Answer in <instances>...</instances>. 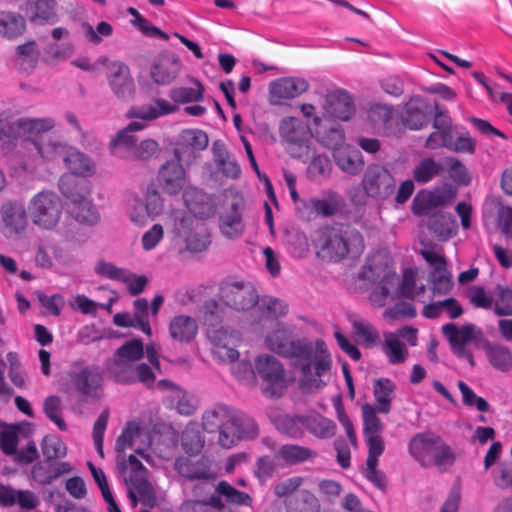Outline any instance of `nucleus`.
I'll list each match as a JSON object with an SVG mask.
<instances>
[{"label":"nucleus","mask_w":512,"mask_h":512,"mask_svg":"<svg viewBox=\"0 0 512 512\" xmlns=\"http://www.w3.org/2000/svg\"><path fill=\"white\" fill-rule=\"evenodd\" d=\"M395 384L389 378H379L373 386L375 403L372 406L379 413L387 414L391 410L392 395L395 391Z\"/></svg>","instance_id":"38"},{"label":"nucleus","mask_w":512,"mask_h":512,"mask_svg":"<svg viewBox=\"0 0 512 512\" xmlns=\"http://www.w3.org/2000/svg\"><path fill=\"white\" fill-rule=\"evenodd\" d=\"M3 222L7 228L15 233L25 230L28 218L25 207L16 202H9L2 206Z\"/></svg>","instance_id":"37"},{"label":"nucleus","mask_w":512,"mask_h":512,"mask_svg":"<svg viewBox=\"0 0 512 512\" xmlns=\"http://www.w3.org/2000/svg\"><path fill=\"white\" fill-rule=\"evenodd\" d=\"M309 88L308 82L300 77H284L271 82L269 90L278 99H292Z\"/></svg>","instance_id":"29"},{"label":"nucleus","mask_w":512,"mask_h":512,"mask_svg":"<svg viewBox=\"0 0 512 512\" xmlns=\"http://www.w3.org/2000/svg\"><path fill=\"white\" fill-rule=\"evenodd\" d=\"M314 211L324 217L333 216L341 209V199L337 194H331L328 198L311 199Z\"/></svg>","instance_id":"60"},{"label":"nucleus","mask_w":512,"mask_h":512,"mask_svg":"<svg viewBox=\"0 0 512 512\" xmlns=\"http://www.w3.org/2000/svg\"><path fill=\"white\" fill-rule=\"evenodd\" d=\"M331 170L332 164L330 159L325 155H317L309 163L307 173L311 180L321 181L330 176Z\"/></svg>","instance_id":"59"},{"label":"nucleus","mask_w":512,"mask_h":512,"mask_svg":"<svg viewBox=\"0 0 512 512\" xmlns=\"http://www.w3.org/2000/svg\"><path fill=\"white\" fill-rule=\"evenodd\" d=\"M324 116L341 121L349 120L355 112L352 96L345 90L329 92L323 101Z\"/></svg>","instance_id":"22"},{"label":"nucleus","mask_w":512,"mask_h":512,"mask_svg":"<svg viewBox=\"0 0 512 512\" xmlns=\"http://www.w3.org/2000/svg\"><path fill=\"white\" fill-rule=\"evenodd\" d=\"M417 272L412 268H407L403 272L402 281L399 287L400 294L409 299H414L425 291L423 284L417 285Z\"/></svg>","instance_id":"54"},{"label":"nucleus","mask_w":512,"mask_h":512,"mask_svg":"<svg viewBox=\"0 0 512 512\" xmlns=\"http://www.w3.org/2000/svg\"><path fill=\"white\" fill-rule=\"evenodd\" d=\"M42 453L46 460L56 462L55 460L63 458L67 454L65 443L56 435L45 436L41 443Z\"/></svg>","instance_id":"51"},{"label":"nucleus","mask_w":512,"mask_h":512,"mask_svg":"<svg viewBox=\"0 0 512 512\" xmlns=\"http://www.w3.org/2000/svg\"><path fill=\"white\" fill-rule=\"evenodd\" d=\"M430 121L429 106L422 100H411L403 114V122L411 130H420Z\"/></svg>","instance_id":"33"},{"label":"nucleus","mask_w":512,"mask_h":512,"mask_svg":"<svg viewBox=\"0 0 512 512\" xmlns=\"http://www.w3.org/2000/svg\"><path fill=\"white\" fill-rule=\"evenodd\" d=\"M181 444L188 455H198L204 447L205 439L196 426H188L182 433Z\"/></svg>","instance_id":"49"},{"label":"nucleus","mask_w":512,"mask_h":512,"mask_svg":"<svg viewBox=\"0 0 512 512\" xmlns=\"http://www.w3.org/2000/svg\"><path fill=\"white\" fill-rule=\"evenodd\" d=\"M140 434V425L136 421H129L116 440L118 455H125L126 449L132 448L134 440Z\"/></svg>","instance_id":"62"},{"label":"nucleus","mask_w":512,"mask_h":512,"mask_svg":"<svg viewBox=\"0 0 512 512\" xmlns=\"http://www.w3.org/2000/svg\"><path fill=\"white\" fill-rule=\"evenodd\" d=\"M360 275L363 279L373 283H390L395 277V274L389 270L384 256L380 253L367 257Z\"/></svg>","instance_id":"27"},{"label":"nucleus","mask_w":512,"mask_h":512,"mask_svg":"<svg viewBox=\"0 0 512 512\" xmlns=\"http://www.w3.org/2000/svg\"><path fill=\"white\" fill-rule=\"evenodd\" d=\"M494 484L500 489H512V461H502L491 471Z\"/></svg>","instance_id":"64"},{"label":"nucleus","mask_w":512,"mask_h":512,"mask_svg":"<svg viewBox=\"0 0 512 512\" xmlns=\"http://www.w3.org/2000/svg\"><path fill=\"white\" fill-rule=\"evenodd\" d=\"M266 341L271 350L291 359L294 367L299 369L304 377L310 376L312 371L315 376L321 377L331 370V354L321 339L314 343L306 339L278 340V336L273 334L267 336Z\"/></svg>","instance_id":"4"},{"label":"nucleus","mask_w":512,"mask_h":512,"mask_svg":"<svg viewBox=\"0 0 512 512\" xmlns=\"http://www.w3.org/2000/svg\"><path fill=\"white\" fill-rule=\"evenodd\" d=\"M255 308L259 315L254 322L262 327H271L275 321L288 313V305L272 296L258 298Z\"/></svg>","instance_id":"25"},{"label":"nucleus","mask_w":512,"mask_h":512,"mask_svg":"<svg viewBox=\"0 0 512 512\" xmlns=\"http://www.w3.org/2000/svg\"><path fill=\"white\" fill-rule=\"evenodd\" d=\"M230 434H232L234 438L230 445V448H232L241 440L255 439L259 434V429L252 417L236 409L234 419L231 423Z\"/></svg>","instance_id":"30"},{"label":"nucleus","mask_w":512,"mask_h":512,"mask_svg":"<svg viewBox=\"0 0 512 512\" xmlns=\"http://www.w3.org/2000/svg\"><path fill=\"white\" fill-rule=\"evenodd\" d=\"M16 54L23 71L31 73L36 68L39 60V51L34 40L17 46Z\"/></svg>","instance_id":"48"},{"label":"nucleus","mask_w":512,"mask_h":512,"mask_svg":"<svg viewBox=\"0 0 512 512\" xmlns=\"http://www.w3.org/2000/svg\"><path fill=\"white\" fill-rule=\"evenodd\" d=\"M169 97L176 104L199 102L204 98V87L200 81L194 79L192 87H175L169 92Z\"/></svg>","instance_id":"46"},{"label":"nucleus","mask_w":512,"mask_h":512,"mask_svg":"<svg viewBox=\"0 0 512 512\" xmlns=\"http://www.w3.org/2000/svg\"><path fill=\"white\" fill-rule=\"evenodd\" d=\"M144 355V345L140 339L126 341L105 363L108 377L121 385L142 383L146 387L153 386L155 374L150 365L136 364Z\"/></svg>","instance_id":"5"},{"label":"nucleus","mask_w":512,"mask_h":512,"mask_svg":"<svg viewBox=\"0 0 512 512\" xmlns=\"http://www.w3.org/2000/svg\"><path fill=\"white\" fill-rule=\"evenodd\" d=\"M89 467L93 476L94 481L97 483L99 489L101 490L102 496L104 500L108 504L109 512H121L118 507L116 501L113 498V495L110 491L106 476L102 469L96 468L93 464L89 463Z\"/></svg>","instance_id":"57"},{"label":"nucleus","mask_w":512,"mask_h":512,"mask_svg":"<svg viewBox=\"0 0 512 512\" xmlns=\"http://www.w3.org/2000/svg\"><path fill=\"white\" fill-rule=\"evenodd\" d=\"M175 469L185 479L184 483L208 479L215 473L211 468L209 459L204 456L196 460L189 457H180L175 462Z\"/></svg>","instance_id":"24"},{"label":"nucleus","mask_w":512,"mask_h":512,"mask_svg":"<svg viewBox=\"0 0 512 512\" xmlns=\"http://www.w3.org/2000/svg\"><path fill=\"white\" fill-rule=\"evenodd\" d=\"M408 451L424 468L436 466L439 469H446L452 466L456 459L453 449L440 435L432 431L416 433L408 443Z\"/></svg>","instance_id":"7"},{"label":"nucleus","mask_w":512,"mask_h":512,"mask_svg":"<svg viewBox=\"0 0 512 512\" xmlns=\"http://www.w3.org/2000/svg\"><path fill=\"white\" fill-rule=\"evenodd\" d=\"M313 246L322 260L339 263L359 258L365 250V241L362 233L351 224L333 222L316 230Z\"/></svg>","instance_id":"3"},{"label":"nucleus","mask_w":512,"mask_h":512,"mask_svg":"<svg viewBox=\"0 0 512 512\" xmlns=\"http://www.w3.org/2000/svg\"><path fill=\"white\" fill-rule=\"evenodd\" d=\"M117 469L129 488L128 496L133 502L137 501L136 494L143 499L153 496L148 470L135 455L132 454L127 459L125 455H117Z\"/></svg>","instance_id":"11"},{"label":"nucleus","mask_w":512,"mask_h":512,"mask_svg":"<svg viewBox=\"0 0 512 512\" xmlns=\"http://www.w3.org/2000/svg\"><path fill=\"white\" fill-rule=\"evenodd\" d=\"M218 296L225 306L235 311H247L255 308L258 303L255 287L244 281L232 279L222 281L219 284Z\"/></svg>","instance_id":"13"},{"label":"nucleus","mask_w":512,"mask_h":512,"mask_svg":"<svg viewBox=\"0 0 512 512\" xmlns=\"http://www.w3.org/2000/svg\"><path fill=\"white\" fill-rule=\"evenodd\" d=\"M60 192L69 201V214L79 223L89 226L100 220V215L89 196L91 185L88 180L73 175H62L58 182Z\"/></svg>","instance_id":"8"},{"label":"nucleus","mask_w":512,"mask_h":512,"mask_svg":"<svg viewBox=\"0 0 512 512\" xmlns=\"http://www.w3.org/2000/svg\"><path fill=\"white\" fill-rule=\"evenodd\" d=\"M177 110L178 106L176 104L164 99H156L152 105L131 108L127 117L135 120L120 130L111 140V154L122 159L149 160L158 152V143L155 140L146 139L136 146L137 138L132 135V132L144 129L146 121L172 114Z\"/></svg>","instance_id":"2"},{"label":"nucleus","mask_w":512,"mask_h":512,"mask_svg":"<svg viewBox=\"0 0 512 512\" xmlns=\"http://www.w3.org/2000/svg\"><path fill=\"white\" fill-rule=\"evenodd\" d=\"M69 173L64 175H73L77 179L91 177L96 172V166L93 160L86 154L70 146L63 162Z\"/></svg>","instance_id":"28"},{"label":"nucleus","mask_w":512,"mask_h":512,"mask_svg":"<svg viewBox=\"0 0 512 512\" xmlns=\"http://www.w3.org/2000/svg\"><path fill=\"white\" fill-rule=\"evenodd\" d=\"M132 315L136 320L137 329L150 336L149 305L145 298H138L134 301Z\"/></svg>","instance_id":"61"},{"label":"nucleus","mask_w":512,"mask_h":512,"mask_svg":"<svg viewBox=\"0 0 512 512\" xmlns=\"http://www.w3.org/2000/svg\"><path fill=\"white\" fill-rule=\"evenodd\" d=\"M363 410V432L364 437L367 436H381L384 426L380 418L377 416L378 410L371 405L366 404Z\"/></svg>","instance_id":"55"},{"label":"nucleus","mask_w":512,"mask_h":512,"mask_svg":"<svg viewBox=\"0 0 512 512\" xmlns=\"http://www.w3.org/2000/svg\"><path fill=\"white\" fill-rule=\"evenodd\" d=\"M383 337L384 341L381 345V349L388 363L390 365L403 364L409 356V350L406 344L400 339H397V335L393 332H385Z\"/></svg>","instance_id":"36"},{"label":"nucleus","mask_w":512,"mask_h":512,"mask_svg":"<svg viewBox=\"0 0 512 512\" xmlns=\"http://www.w3.org/2000/svg\"><path fill=\"white\" fill-rule=\"evenodd\" d=\"M208 337L213 344V354L221 361L235 362L239 357V352L228 346V332L223 329L208 328Z\"/></svg>","instance_id":"35"},{"label":"nucleus","mask_w":512,"mask_h":512,"mask_svg":"<svg viewBox=\"0 0 512 512\" xmlns=\"http://www.w3.org/2000/svg\"><path fill=\"white\" fill-rule=\"evenodd\" d=\"M493 311L497 316L512 315V289L498 285L493 298Z\"/></svg>","instance_id":"53"},{"label":"nucleus","mask_w":512,"mask_h":512,"mask_svg":"<svg viewBox=\"0 0 512 512\" xmlns=\"http://www.w3.org/2000/svg\"><path fill=\"white\" fill-rule=\"evenodd\" d=\"M209 139L207 134L200 129H184L178 136L174 148V156L183 159L186 165H191L200 151L207 148Z\"/></svg>","instance_id":"19"},{"label":"nucleus","mask_w":512,"mask_h":512,"mask_svg":"<svg viewBox=\"0 0 512 512\" xmlns=\"http://www.w3.org/2000/svg\"><path fill=\"white\" fill-rule=\"evenodd\" d=\"M233 213L222 219L220 224L221 232L229 239L239 237L244 230L242 218L237 212V204L232 205Z\"/></svg>","instance_id":"58"},{"label":"nucleus","mask_w":512,"mask_h":512,"mask_svg":"<svg viewBox=\"0 0 512 512\" xmlns=\"http://www.w3.org/2000/svg\"><path fill=\"white\" fill-rule=\"evenodd\" d=\"M287 512H320L317 497L309 490L303 489L285 500Z\"/></svg>","instance_id":"39"},{"label":"nucleus","mask_w":512,"mask_h":512,"mask_svg":"<svg viewBox=\"0 0 512 512\" xmlns=\"http://www.w3.org/2000/svg\"><path fill=\"white\" fill-rule=\"evenodd\" d=\"M236 409L233 406L218 402L208 407L202 414L203 430L207 433H218V444L226 449H230L234 439L230 434V428Z\"/></svg>","instance_id":"12"},{"label":"nucleus","mask_w":512,"mask_h":512,"mask_svg":"<svg viewBox=\"0 0 512 512\" xmlns=\"http://www.w3.org/2000/svg\"><path fill=\"white\" fill-rule=\"evenodd\" d=\"M444 170L447 169L450 178L459 185H468L471 177L465 165L454 157H444L441 159Z\"/></svg>","instance_id":"52"},{"label":"nucleus","mask_w":512,"mask_h":512,"mask_svg":"<svg viewBox=\"0 0 512 512\" xmlns=\"http://www.w3.org/2000/svg\"><path fill=\"white\" fill-rule=\"evenodd\" d=\"M217 494L220 498L224 497L226 502L235 505L251 506L252 498L246 493L237 490L226 481H220L217 484Z\"/></svg>","instance_id":"50"},{"label":"nucleus","mask_w":512,"mask_h":512,"mask_svg":"<svg viewBox=\"0 0 512 512\" xmlns=\"http://www.w3.org/2000/svg\"><path fill=\"white\" fill-rule=\"evenodd\" d=\"M106 77L109 87L118 99L128 101L134 97L136 87L127 64L122 61L110 62Z\"/></svg>","instance_id":"20"},{"label":"nucleus","mask_w":512,"mask_h":512,"mask_svg":"<svg viewBox=\"0 0 512 512\" xmlns=\"http://www.w3.org/2000/svg\"><path fill=\"white\" fill-rule=\"evenodd\" d=\"M193 223L191 216L182 214L175 218L174 229L176 234L185 240L186 249L193 253H200L211 244V236L206 231L191 233L190 229Z\"/></svg>","instance_id":"23"},{"label":"nucleus","mask_w":512,"mask_h":512,"mask_svg":"<svg viewBox=\"0 0 512 512\" xmlns=\"http://www.w3.org/2000/svg\"><path fill=\"white\" fill-rule=\"evenodd\" d=\"M33 222L45 229H51L58 223L61 215V202L58 195L50 191H42L31 201Z\"/></svg>","instance_id":"17"},{"label":"nucleus","mask_w":512,"mask_h":512,"mask_svg":"<svg viewBox=\"0 0 512 512\" xmlns=\"http://www.w3.org/2000/svg\"><path fill=\"white\" fill-rule=\"evenodd\" d=\"M10 116L8 111L0 113L1 146L14 144L15 140L21 138L24 141V147L34 150L41 162L46 164L64 162L70 146L58 141L44 142L42 139V133L55 126L52 118H21L11 122Z\"/></svg>","instance_id":"1"},{"label":"nucleus","mask_w":512,"mask_h":512,"mask_svg":"<svg viewBox=\"0 0 512 512\" xmlns=\"http://www.w3.org/2000/svg\"><path fill=\"white\" fill-rule=\"evenodd\" d=\"M228 308L221 300L205 301L200 310L203 323L208 327H216L225 319Z\"/></svg>","instance_id":"44"},{"label":"nucleus","mask_w":512,"mask_h":512,"mask_svg":"<svg viewBox=\"0 0 512 512\" xmlns=\"http://www.w3.org/2000/svg\"><path fill=\"white\" fill-rule=\"evenodd\" d=\"M216 474L208 479H199L183 484V489L192 496L180 506V512H228L217 494Z\"/></svg>","instance_id":"9"},{"label":"nucleus","mask_w":512,"mask_h":512,"mask_svg":"<svg viewBox=\"0 0 512 512\" xmlns=\"http://www.w3.org/2000/svg\"><path fill=\"white\" fill-rule=\"evenodd\" d=\"M198 325L196 320L188 315H176L169 323V334L172 339L181 342L189 343L197 335Z\"/></svg>","instance_id":"32"},{"label":"nucleus","mask_w":512,"mask_h":512,"mask_svg":"<svg viewBox=\"0 0 512 512\" xmlns=\"http://www.w3.org/2000/svg\"><path fill=\"white\" fill-rule=\"evenodd\" d=\"M26 29L25 19L18 13L0 12V34L7 39H16Z\"/></svg>","instance_id":"42"},{"label":"nucleus","mask_w":512,"mask_h":512,"mask_svg":"<svg viewBox=\"0 0 512 512\" xmlns=\"http://www.w3.org/2000/svg\"><path fill=\"white\" fill-rule=\"evenodd\" d=\"M433 127L436 131L432 132L425 142V147L431 150H436L442 147L449 149L450 140L452 139V125L449 116L444 117L443 124H440V119H434Z\"/></svg>","instance_id":"40"},{"label":"nucleus","mask_w":512,"mask_h":512,"mask_svg":"<svg viewBox=\"0 0 512 512\" xmlns=\"http://www.w3.org/2000/svg\"><path fill=\"white\" fill-rule=\"evenodd\" d=\"M429 279L434 295L448 294L453 288L452 275L447 267L440 269L438 272L431 271Z\"/></svg>","instance_id":"56"},{"label":"nucleus","mask_w":512,"mask_h":512,"mask_svg":"<svg viewBox=\"0 0 512 512\" xmlns=\"http://www.w3.org/2000/svg\"><path fill=\"white\" fill-rule=\"evenodd\" d=\"M180 69L179 61L172 55L160 54L151 67V77L157 83L166 85L172 82Z\"/></svg>","instance_id":"31"},{"label":"nucleus","mask_w":512,"mask_h":512,"mask_svg":"<svg viewBox=\"0 0 512 512\" xmlns=\"http://www.w3.org/2000/svg\"><path fill=\"white\" fill-rule=\"evenodd\" d=\"M455 221L451 218V216H446L444 214H434L430 220L428 227L431 231L443 238L451 237L454 231Z\"/></svg>","instance_id":"63"},{"label":"nucleus","mask_w":512,"mask_h":512,"mask_svg":"<svg viewBox=\"0 0 512 512\" xmlns=\"http://www.w3.org/2000/svg\"><path fill=\"white\" fill-rule=\"evenodd\" d=\"M279 136L282 145L293 158L309 157L313 133L306 122L292 116L283 118L279 124Z\"/></svg>","instance_id":"10"},{"label":"nucleus","mask_w":512,"mask_h":512,"mask_svg":"<svg viewBox=\"0 0 512 512\" xmlns=\"http://www.w3.org/2000/svg\"><path fill=\"white\" fill-rule=\"evenodd\" d=\"M304 415H279L275 419L276 428L283 434L291 438H300L304 434Z\"/></svg>","instance_id":"45"},{"label":"nucleus","mask_w":512,"mask_h":512,"mask_svg":"<svg viewBox=\"0 0 512 512\" xmlns=\"http://www.w3.org/2000/svg\"><path fill=\"white\" fill-rule=\"evenodd\" d=\"M486 356L493 368L501 372H508L512 368V352L502 345H490L486 349Z\"/></svg>","instance_id":"47"},{"label":"nucleus","mask_w":512,"mask_h":512,"mask_svg":"<svg viewBox=\"0 0 512 512\" xmlns=\"http://www.w3.org/2000/svg\"><path fill=\"white\" fill-rule=\"evenodd\" d=\"M361 186L366 197L384 201L394 195L396 180L393 174L384 166L372 164L365 170Z\"/></svg>","instance_id":"14"},{"label":"nucleus","mask_w":512,"mask_h":512,"mask_svg":"<svg viewBox=\"0 0 512 512\" xmlns=\"http://www.w3.org/2000/svg\"><path fill=\"white\" fill-rule=\"evenodd\" d=\"M71 386L82 399H99L103 392V375L95 365L68 372Z\"/></svg>","instance_id":"18"},{"label":"nucleus","mask_w":512,"mask_h":512,"mask_svg":"<svg viewBox=\"0 0 512 512\" xmlns=\"http://www.w3.org/2000/svg\"><path fill=\"white\" fill-rule=\"evenodd\" d=\"M275 456L286 466H294L313 460L317 457V452L309 447L297 444L281 445Z\"/></svg>","instance_id":"34"},{"label":"nucleus","mask_w":512,"mask_h":512,"mask_svg":"<svg viewBox=\"0 0 512 512\" xmlns=\"http://www.w3.org/2000/svg\"><path fill=\"white\" fill-rule=\"evenodd\" d=\"M442 332L449 341L453 353L473 365V354L466 348V345L475 339L474 326L464 324L459 328L454 323H447L442 326Z\"/></svg>","instance_id":"21"},{"label":"nucleus","mask_w":512,"mask_h":512,"mask_svg":"<svg viewBox=\"0 0 512 512\" xmlns=\"http://www.w3.org/2000/svg\"><path fill=\"white\" fill-rule=\"evenodd\" d=\"M182 162L183 159L175 156L166 160L159 167L156 180L161 190L169 196H176L184 191L185 205L190 211L198 213L197 203L205 201L207 195L196 187L188 186L189 176Z\"/></svg>","instance_id":"6"},{"label":"nucleus","mask_w":512,"mask_h":512,"mask_svg":"<svg viewBox=\"0 0 512 512\" xmlns=\"http://www.w3.org/2000/svg\"><path fill=\"white\" fill-rule=\"evenodd\" d=\"M444 171L441 161H435L432 157L423 158L413 169V179L420 184L430 182Z\"/></svg>","instance_id":"43"},{"label":"nucleus","mask_w":512,"mask_h":512,"mask_svg":"<svg viewBox=\"0 0 512 512\" xmlns=\"http://www.w3.org/2000/svg\"><path fill=\"white\" fill-rule=\"evenodd\" d=\"M304 427L309 433L320 439L331 438L337 431L336 423L333 420L319 414L306 416Z\"/></svg>","instance_id":"41"},{"label":"nucleus","mask_w":512,"mask_h":512,"mask_svg":"<svg viewBox=\"0 0 512 512\" xmlns=\"http://www.w3.org/2000/svg\"><path fill=\"white\" fill-rule=\"evenodd\" d=\"M256 375L262 380L263 391L272 397H280L286 388V375L282 363L272 355L255 358Z\"/></svg>","instance_id":"15"},{"label":"nucleus","mask_w":512,"mask_h":512,"mask_svg":"<svg viewBox=\"0 0 512 512\" xmlns=\"http://www.w3.org/2000/svg\"><path fill=\"white\" fill-rule=\"evenodd\" d=\"M73 470L69 462H36L31 469L32 479L41 486L52 484L59 477L69 474Z\"/></svg>","instance_id":"26"},{"label":"nucleus","mask_w":512,"mask_h":512,"mask_svg":"<svg viewBox=\"0 0 512 512\" xmlns=\"http://www.w3.org/2000/svg\"><path fill=\"white\" fill-rule=\"evenodd\" d=\"M331 139L325 143L327 147L334 149V159L336 165L345 173L357 175L364 167L362 153L353 147L341 146L345 140L344 132L340 127H332L328 132Z\"/></svg>","instance_id":"16"}]
</instances>
